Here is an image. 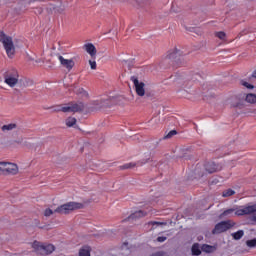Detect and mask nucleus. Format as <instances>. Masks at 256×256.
I'll return each instance as SVG.
<instances>
[{
    "label": "nucleus",
    "instance_id": "nucleus-5",
    "mask_svg": "<svg viewBox=\"0 0 256 256\" xmlns=\"http://www.w3.org/2000/svg\"><path fill=\"white\" fill-rule=\"evenodd\" d=\"M232 227H235V222L233 220L221 221L215 225L212 230V235H221V233L229 231Z\"/></svg>",
    "mask_w": 256,
    "mask_h": 256
},
{
    "label": "nucleus",
    "instance_id": "nucleus-8",
    "mask_svg": "<svg viewBox=\"0 0 256 256\" xmlns=\"http://www.w3.org/2000/svg\"><path fill=\"white\" fill-rule=\"evenodd\" d=\"M130 81H132V83L134 84L136 94L139 97H144V95H145V83L139 82V78H137V76H132L130 78Z\"/></svg>",
    "mask_w": 256,
    "mask_h": 256
},
{
    "label": "nucleus",
    "instance_id": "nucleus-17",
    "mask_svg": "<svg viewBox=\"0 0 256 256\" xmlns=\"http://www.w3.org/2000/svg\"><path fill=\"white\" fill-rule=\"evenodd\" d=\"M245 101H246L247 103L255 104V103H256V95H255V94H252V93L247 94V95H246V98H245Z\"/></svg>",
    "mask_w": 256,
    "mask_h": 256
},
{
    "label": "nucleus",
    "instance_id": "nucleus-20",
    "mask_svg": "<svg viewBox=\"0 0 256 256\" xmlns=\"http://www.w3.org/2000/svg\"><path fill=\"white\" fill-rule=\"evenodd\" d=\"M231 107H234L236 109H244L245 107V101L238 100L236 103H232Z\"/></svg>",
    "mask_w": 256,
    "mask_h": 256
},
{
    "label": "nucleus",
    "instance_id": "nucleus-14",
    "mask_svg": "<svg viewBox=\"0 0 256 256\" xmlns=\"http://www.w3.org/2000/svg\"><path fill=\"white\" fill-rule=\"evenodd\" d=\"M205 169L208 173H215L217 171V165L213 162H209L206 164Z\"/></svg>",
    "mask_w": 256,
    "mask_h": 256
},
{
    "label": "nucleus",
    "instance_id": "nucleus-22",
    "mask_svg": "<svg viewBox=\"0 0 256 256\" xmlns=\"http://www.w3.org/2000/svg\"><path fill=\"white\" fill-rule=\"evenodd\" d=\"M76 95H81L82 97H84L85 99H89V93L83 89V88H79L77 91H76Z\"/></svg>",
    "mask_w": 256,
    "mask_h": 256
},
{
    "label": "nucleus",
    "instance_id": "nucleus-40",
    "mask_svg": "<svg viewBox=\"0 0 256 256\" xmlns=\"http://www.w3.org/2000/svg\"><path fill=\"white\" fill-rule=\"evenodd\" d=\"M143 163H147V161L143 162Z\"/></svg>",
    "mask_w": 256,
    "mask_h": 256
},
{
    "label": "nucleus",
    "instance_id": "nucleus-30",
    "mask_svg": "<svg viewBox=\"0 0 256 256\" xmlns=\"http://www.w3.org/2000/svg\"><path fill=\"white\" fill-rule=\"evenodd\" d=\"M174 135H177V130H171L164 139H171V137H174Z\"/></svg>",
    "mask_w": 256,
    "mask_h": 256
},
{
    "label": "nucleus",
    "instance_id": "nucleus-6",
    "mask_svg": "<svg viewBox=\"0 0 256 256\" xmlns=\"http://www.w3.org/2000/svg\"><path fill=\"white\" fill-rule=\"evenodd\" d=\"M165 61L174 65H183V52L178 49L171 50L168 52Z\"/></svg>",
    "mask_w": 256,
    "mask_h": 256
},
{
    "label": "nucleus",
    "instance_id": "nucleus-34",
    "mask_svg": "<svg viewBox=\"0 0 256 256\" xmlns=\"http://www.w3.org/2000/svg\"><path fill=\"white\" fill-rule=\"evenodd\" d=\"M150 225H161L159 222H150Z\"/></svg>",
    "mask_w": 256,
    "mask_h": 256
},
{
    "label": "nucleus",
    "instance_id": "nucleus-36",
    "mask_svg": "<svg viewBox=\"0 0 256 256\" xmlns=\"http://www.w3.org/2000/svg\"><path fill=\"white\" fill-rule=\"evenodd\" d=\"M252 221H256V214L252 216Z\"/></svg>",
    "mask_w": 256,
    "mask_h": 256
},
{
    "label": "nucleus",
    "instance_id": "nucleus-38",
    "mask_svg": "<svg viewBox=\"0 0 256 256\" xmlns=\"http://www.w3.org/2000/svg\"><path fill=\"white\" fill-rule=\"evenodd\" d=\"M205 247H206L207 249H211V246H209V245H206Z\"/></svg>",
    "mask_w": 256,
    "mask_h": 256
},
{
    "label": "nucleus",
    "instance_id": "nucleus-7",
    "mask_svg": "<svg viewBox=\"0 0 256 256\" xmlns=\"http://www.w3.org/2000/svg\"><path fill=\"white\" fill-rule=\"evenodd\" d=\"M2 169L6 175H17L19 173V167L15 163L2 162Z\"/></svg>",
    "mask_w": 256,
    "mask_h": 256
},
{
    "label": "nucleus",
    "instance_id": "nucleus-32",
    "mask_svg": "<svg viewBox=\"0 0 256 256\" xmlns=\"http://www.w3.org/2000/svg\"><path fill=\"white\" fill-rule=\"evenodd\" d=\"M216 37H218V39H225L226 34H225V32L220 31V32L216 33Z\"/></svg>",
    "mask_w": 256,
    "mask_h": 256
},
{
    "label": "nucleus",
    "instance_id": "nucleus-10",
    "mask_svg": "<svg viewBox=\"0 0 256 256\" xmlns=\"http://www.w3.org/2000/svg\"><path fill=\"white\" fill-rule=\"evenodd\" d=\"M58 59L60 61V64L64 69H67V71H71L73 67H75V61L73 59H65L63 56H58Z\"/></svg>",
    "mask_w": 256,
    "mask_h": 256
},
{
    "label": "nucleus",
    "instance_id": "nucleus-31",
    "mask_svg": "<svg viewBox=\"0 0 256 256\" xmlns=\"http://www.w3.org/2000/svg\"><path fill=\"white\" fill-rule=\"evenodd\" d=\"M89 65L92 70L97 69V62L95 60H89Z\"/></svg>",
    "mask_w": 256,
    "mask_h": 256
},
{
    "label": "nucleus",
    "instance_id": "nucleus-1",
    "mask_svg": "<svg viewBox=\"0 0 256 256\" xmlns=\"http://www.w3.org/2000/svg\"><path fill=\"white\" fill-rule=\"evenodd\" d=\"M85 206L83 203L79 202H68L65 204H62L58 206L54 211L51 210V208H47L44 211V216L45 217H51L53 213H58L59 215H69L71 211H77V209H83Z\"/></svg>",
    "mask_w": 256,
    "mask_h": 256
},
{
    "label": "nucleus",
    "instance_id": "nucleus-19",
    "mask_svg": "<svg viewBox=\"0 0 256 256\" xmlns=\"http://www.w3.org/2000/svg\"><path fill=\"white\" fill-rule=\"evenodd\" d=\"M243 235H245V232L243 230H238L237 232L232 233V237L233 239H235V241H239V239H241Z\"/></svg>",
    "mask_w": 256,
    "mask_h": 256
},
{
    "label": "nucleus",
    "instance_id": "nucleus-35",
    "mask_svg": "<svg viewBox=\"0 0 256 256\" xmlns=\"http://www.w3.org/2000/svg\"><path fill=\"white\" fill-rule=\"evenodd\" d=\"M0 171L3 173V162H0Z\"/></svg>",
    "mask_w": 256,
    "mask_h": 256
},
{
    "label": "nucleus",
    "instance_id": "nucleus-15",
    "mask_svg": "<svg viewBox=\"0 0 256 256\" xmlns=\"http://www.w3.org/2000/svg\"><path fill=\"white\" fill-rule=\"evenodd\" d=\"M109 103L110 101L109 100H97L95 102V105H98V109H103L105 107H109Z\"/></svg>",
    "mask_w": 256,
    "mask_h": 256
},
{
    "label": "nucleus",
    "instance_id": "nucleus-37",
    "mask_svg": "<svg viewBox=\"0 0 256 256\" xmlns=\"http://www.w3.org/2000/svg\"><path fill=\"white\" fill-rule=\"evenodd\" d=\"M223 155H229V152L225 151Z\"/></svg>",
    "mask_w": 256,
    "mask_h": 256
},
{
    "label": "nucleus",
    "instance_id": "nucleus-33",
    "mask_svg": "<svg viewBox=\"0 0 256 256\" xmlns=\"http://www.w3.org/2000/svg\"><path fill=\"white\" fill-rule=\"evenodd\" d=\"M158 243H164V241H167V237L165 236H159L157 238Z\"/></svg>",
    "mask_w": 256,
    "mask_h": 256
},
{
    "label": "nucleus",
    "instance_id": "nucleus-18",
    "mask_svg": "<svg viewBox=\"0 0 256 256\" xmlns=\"http://www.w3.org/2000/svg\"><path fill=\"white\" fill-rule=\"evenodd\" d=\"M232 213H235V209H233V208L227 209L219 215V218L223 219L225 217H229V215H232Z\"/></svg>",
    "mask_w": 256,
    "mask_h": 256
},
{
    "label": "nucleus",
    "instance_id": "nucleus-21",
    "mask_svg": "<svg viewBox=\"0 0 256 256\" xmlns=\"http://www.w3.org/2000/svg\"><path fill=\"white\" fill-rule=\"evenodd\" d=\"M79 256H91V249L89 247L81 248L79 250Z\"/></svg>",
    "mask_w": 256,
    "mask_h": 256
},
{
    "label": "nucleus",
    "instance_id": "nucleus-2",
    "mask_svg": "<svg viewBox=\"0 0 256 256\" xmlns=\"http://www.w3.org/2000/svg\"><path fill=\"white\" fill-rule=\"evenodd\" d=\"M0 43L3 44L7 56L10 59H13L15 55V44H13V38L11 36H7L5 32L0 31Z\"/></svg>",
    "mask_w": 256,
    "mask_h": 256
},
{
    "label": "nucleus",
    "instance_id": "nucleus-39",
    "mask_svg": "<svg viewBox=\"0 0 256 256\" xmlns=\"http://www.w3.org/2000/svg\"><path fill=\"white\" fill-rule=\"evenodd\" d=\"M23 87H25V84H23Z\"/></svg>",
    "mask_w": 256,
    "mask_h": 256
},
{
    "label": "nucleus",
    "instance_id": "nucleus-11",
    "mask_svg": "<svg viewBox=\"0 0 256 256\" xmlns=\"http://www.w3.org/2000/svg\"><path fill=\"white\" fill-rule=\"evenodd\" d=\"M83 47L85 51L90 54V56L95 57V55H97V48H95V45H93L92 43H87Z\"/></svg>",
    "mask_w": 256,
    "mask_h": 256
},
{
    "label": "nucleus",
    "instance_id": "nucleus-25",
    "mask_svg": "<svg viewBox=\"0 0 256 256\" xmlns=\"http://www.w3.org/2000/svg\"><path fill=\"white\" fill-rule=\"evenodd\" d=\"M75 123H77V119H75L73 117H69L68 119H66L67 127H73V125H75Z\"/></svg>",
    "mask_w": 256,
    "mask_h": 256
},
{
    "label": "nucleus",
    "instance_id": "nucleus-4",
    "mask_svg": "<svg viewBox=\"0 0 256 256\" xmlns=\"http://www.w3.org/2000/svg\"><path fill=\"white\" fill-rule=\"evenodd\" d=\"M4 82L9 87H15L19 83V72L17 69L12 68L4 73Z\"/></svg>",
    "mask_w": 256,
    "mask_h": 256
},
{
    "label": "nucleus",
    "instance_id": "nucleus-28",
    "mask_svg": "<svg viewBox=\"0 0 256 256\" xmlns=\"http://www.w3.org/2000/svg\"><path fill=\"white\" fill-rule=\"evenodd\" d=\"M63 113H73L72 107L71 106H64L60 109Z\"/></svg>",
    "mask_w": 256,
    "mask_h": 256
},
{
    "label": "nucleus",
    "instance_id": "nucleus-24",
    "mask_svg": "<svg viewBox=\"0 0 256 256\" xmlns=\"http://www.w3.org/2000/svg\"><path fill=\"white\" fill-rule=\"evenodd\" d=\"M233 195H235V192L231 188H229L227 190H224L223 193H222V197H231Z\"/></svg>",
    "mask_w": 256,
    "mask_h": 256
},
{
    "label": "nucleus",
    "instance_id": "nucleus-29",
    "mask_svg": "<svg viewBox=\"0 0 256 256\" xmlns=\"http://www.w3.org/2000/svg\"><path fill=\"white\" fill-rule=\"evenodd\" d=\"M137 164L135 163H127L120 167V169H133Z\"/></svg>",
    "mask_w": 256,
    "mask_h": 256
},
{
    "label": "nucleus",
    "instance_id": "nucleus-13",
    "mask_svg": "<svg viewBox=\"0 0 256 256\" xmlns=\"http://www.w3.org/2000/svg\"><path fill=\"white\" fill-rule=\"evenodd\" d=\"M147 212L143 211V210H139L134 212L133 214H131L129 216V219H141V217H146Z\"/></svg>",
    "mask_w": 256,
    "mask_h": 256
},
{
    "label": "nucleus",
    "instance_id": "nucleus-16",
    "mask_svg": "<svg viewBox=\"0 0 256 256\" xmlns=\"http://www.w3.org/2000/svg\"><path fill=\"white\" fill-rule=\"evenodd\" d=\"M2 131L5 132V131H13V129H17V124L15 123H11V124H6V125H3L1 127Z\"/></svg>",
    "mask_w": 256,
    "mask_h": 256
},
{
    "label": "nucleus",
    "instance_id": "nucleus-9",
    "mask_svg": "<svg viewBox=\"0 0 256 256\" xmlns=\"http://www.w3.org/2000/svg\"><path fill=\"white\" fill-rule=\"evenodd\" d=\"M256 213V204L242 206L240 209L236 210L235 215L241 217L243 215H253Z\"/></svg>",
    "mask_w": 256,
    "mask_h": 256
},
{
    "label": "nucleus",
    "instance_id": "nucleus-3",
    "mask_svg": "<svg viewBox=\"0 0 256 256\" xmlns=\"http://www.w3.org/2000/svg\"><path fill=\"white\" fill-rule=\"evenodd\" d=\"M32 248L37 255H51L55 251V246L53 244H43L37 240L32 243Z\"/></svg>",
    "mask_w": 256,
    "mask_h": 256
},
{
    "label": "nucleus",
    "instance_id": "nucleus-23",
    "mask_svg": "<svg viewBox=\"0 0 256 256\" xmlns=\"http://www.w3.org/2000/svg\"><path fill=\"white\" fill-rule=\"evenodd\" d=\"M192 255L198 256L201 255V249L199 248V244H193L192 246Z\"/></svg>",
    "mask_w": 256,
    "mask_h": 256
},
{
    "label": "nucleus",
    "instance_id": "nucleus-27",
    "mask_svg": "<svg viewBox=\"0 0 256 256\" xmlns=\"http://www.w3.org/2000/svg\"><path fill=\"white\" fill-rule=\"evenodd\" d=\"M246 245H247V247H250V248L256 247V238H254L252 240H247Z\"/></svg>",
    "mask_w": 256,
    "mask_h": 256
},
{
    "label": "nucleus",
    "instance_id": "nucleus-12",
    "mask_svg": "<svg viewBox=\"0 0 256 256\" xmlns=\"http://www.w3.org/2000/svg\"><path fill=\"white\" fill-rule=\"evenodd\" d=\"M72 113H79L85 111V104L83 102L75 103L71 105Z\"/></svg>",
    "mask_w": 256,
    "mask_h": 256
},
{
    "label": "nucleus",
    "instance_id": "nucleus-26",
    "mask_svg": "<svg viewBox=\"0 0 256 256\" xmlns=\"http://www.w3.org/2000/svg\"><path fill=\"white\" fill-rule=\"evenodd\" d=\"M240 84L243 87H246V89H254L255 86H253V84H249V82L245 81V80H241Z\"/></svg>",
    "mask_w": 256,
    "mask_h": 256
}]
</instances>
